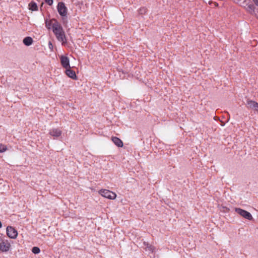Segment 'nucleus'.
<instances>
[{
  "instance_id": "obj_1",
  "label": "nucleus",
  "mask_w": 258,
  "mask_h": 258,
  "mask_svg": "<svg viewBox=\"0 0 258 258\" xmlns=\"http://www.w3.org/2000/svg\"><path fill=\"white\" fill-rule=\"evenodd\" d=\"M52 32L57 40L60 42L62 45H65L67 43V39L64 31L59 23L54 25Z\"/></svg>"
},
{
  "instance_id": "obj_2",
  "label": "nucleus",
  "mask_w": 258,
  "mask_h": 258,
  "mask_svg": "<svg viewBox=\"0 0 258 258\" xmlns=\"http://www.w3.org/2000/svg\"><path fill=\"white\" fill-rule=\"evenodd\" d=\"M99 193L102 197L110 200H114L116 197V195L115 192L107 189H101L99 191Z\"/></svg>"
},
{
  "instance_id": "obj_3",
  "label": "nucleus",
  "mask_w": 258,
  "mask_h": 258,
  "mask_svg": "<svg viewBox=\"0 0 258 258\" xmlns=\"http://www.w3.org/2000/svg\"><path fill=\"white\" fill-rule=\"evenodd\" d=\"M11 244L8 240L0 236V250L2 252H7L9 250Z\"/></svg>"
},
{
  "instance_id": "obj_4",
  "label": "nucleus",
  "mask_w": 258,
  "mask_h": 258,
  "mask_svg": "<svg viewBox=\"0 0 258 258\" xmlns=\"http://www.w3.org/2000/svg\"><path fill=\"white\" fill-rule=\"evenodd\" d=\"M58 13L61 17H66L68 13V9L63 2H59L57 6Z\"/></svg>"
},
{
  "instance_id": "obj_5",
  "label": "nucleus",
  "mask_w": 258,
  "mask_h": 258,
  "mask_svg": "<svg viewBox=\"0 0 258 258\" xmlns=\"http://www.w3.org/2000/svg\"><path fill=\"white\" fill-rule=\"evenodd\" d=\"M235 211L243 218L251 220L252 219V215L248 212L240 208H236Z\"/></svg>"
},
{
  "instance_id": "obj_6",
  "label": "nucleus",
  "mask_w": 258,
  "mask_h": 258,
  "mask_svg": "<svg viewBox=\"0 0 258 258\" xmlns=\"http://www.w3.org/2000/svg\"><path fill=\"white\" fill-rule=\"evenodd\" d=\"M7 234L8 236L12 239H15L18 235L17 231L12 226H8L7 228Z\"/></svg>"
},
{
  "instance_id": "obj_7",
  "label": "nucleus",
  "mask_w": 258,
  "mask_h": 258,
  "mask_svg": "<svg viewBox=\"0 0 258 258\" xmlns=\"http://www.w3.org/2000/svg\"><path fill=\"white\" fill-rule=\"evenodd\" d=\"M246 107L248 109H253L258 113V103L255 101L248 99L246 101Z\"/></svg>"
},
{
  "instance_id": "obj_8",
  "label": "nucleus",
  "mask_w": 258,
  "mask_h": 258,
  "mask_svg": "<svg viewBox=\"0 0 258 258\" xmlns=\"http://www.w3.org/2000/svg\"><path fill=\"white\" fill-rule=\"evenodd\" d=\"M243 6L245 8L246 10L249 13H253L254 12V6L250 3L249 0H245L243 3Z\"/></svg>"
},
{
  "instance_id": "obj_9",
  "label": "nucleus",
  "mask_w": 258,
  "mask_h": 258,
  "mask_svg": "<svg viewBox=\"0 0 258 258\" xmlns=\"http://www.w3.org/2000/svg\"><path fill=\"white\" fill-rule=\"evenodd\" d=\"M60 59L61 64L63 67V68L66 69L70 67V60L67 56L61 55L60 57Z\"/></svg>"
},
{
  "instance_id": "obj_10",
  "label": "nucleus",
  "mask_w": 258,
  "mask_h": 258,
  "mask_svg": "<svg viewBox=\"0 0 258 258\" xmlns=\"http://www.w3.org/2000/svg\"><path fill=\"white\" fill-rule=\"evenodd\" d=\"M49 133L51 136L55 138H57L61 136L62 131L58 128H53L49 131Z\"/></svg>"
},
{
  "instance_id": "obj_11",
  "label": "nucleus",
  "mask_w": 258,
  "mask_h": 258,
  "mask_svg": "<svg viewBox=\"0 0 258 258\" xmlns=\"http://www.w3.org/2000/svg\"><path fill=\"white\" fill-rule=\"evenodd\" d=\"M59 22L55 19H52L50 20L49 21H46L45 24L46 27L48 29H52V30L54 29V25H56L58 24Z\"/></svg>"
},
{
  "instance_id": "obj_12",
  "label": "nucleus",
  "mask_w": 258,
  "mask_h": 258,
  "mask_svg": "<svg viewBox=\"0 0 258 258\" xmlns=\"http://www.w3.org/2000/svg\"><path fill=\"white\" fill-rule=\"evenodd\" d=\"M66 75L71 79L74 80L77 79V76L75 71L71 70V67L66 69Z\"/></svg>"
},
{
  "instance_id": "obj_13",
  "label": "nucleus",
  "mask_w": 258,
  "mask_h": 258,
  "mask_svg": "<svg viewBox=\"0 0 258 258\" xmlns=\"http://www.w3.org/2000/svg\"><path fill=\"white\" fill-rule=\"evenodd\" d=\"M111 140H112V141L114 143V144L115 145H116L117 146H118V147H121L123 146V142L118 138L115 137H112Z\"/></svg>"
},
{
  "instance_id": "obj_14",
  "label": "nucleus",
  "mask_w": 258,
  "mask_h": 258,
  "mask_svg": "<svg viewBox=\"0 0 258 258\" xmlns=\"http://www.w3.org/2000/svg\"><path fill=\"white\" fill-rule=\"evenodd\" d=\"M23 42L25 45L29 46L32 43V38L31 37H26L23 39Z\"/></svg>"
},
{
  "instance_id": "obj_15",
  "label": "nucleus",
  "mask_w": 258,
  "mask_h": 258,
  "mask_svg": "<svg viewBox=\"0 0 258 258\" xmlns=\"http://www.w3.org/2000/svg\"><path fill=\"white\" fill-rule=\"evenodd\" d=\"M138 12L140 15H145L147 12V9L145 7L141 8L138 10Z\"/></svg>"
},
{
  "instance_id": "obj_16",
  "label": "nucleus",
  "mask_w": 258,
  "mask_h": 258,
  "mask_svg": "<svg viewBox=\"0 0 258 258\" xmlns=\"http://www.w3.org/2000/svg\"><path fill=\"white\" fill-rule=\"evenodd\" d=\"M7 150V147L6 145L0 144V152L3 153Z\"/></svg>"
},
{
  "instance_id": "obj_17",
  "label": "nucleus",
  "mask_w": 258,
  "mask_h": 258,
  "mask_svg": "<svg viewBox=\"0 0 258 258\" xmlns=\"http://www.w3.org/2000/svg\"><path fill=\"white\" fill-rule=\"evenodd\" d=\"M40 252V249L38 247H33V253L37 254Z\"/></svg>"
},
{
  "instance_id": "obj_18",
  "label": "nucleus",
  "mask_w": 258,
  "mask_h": 258,
  "mask_svg": "<svg viewBox=\"0 0 258 258\" xmlns=\"http://www.w3.org/2000/svg\"><path fill=\"white\" fill-rule=\"evenodd\" d=\"M146 250H148L150 251L153 252L154 250V248L153 246L147 244Z\"/></svg>"
},
{
  "instance_id": "obj_19",
  "label": "nucleus",
  "mask_w": 258,
  "mask_h": 258,
  "mask_svg": "<svg viewBox=\"0 0 258 258\" xmlns=\"http://www.w3.org/2000/svg\"><path fill=\"white\" fill-rule=\"evenodd\" d=\"M45 2L49 5L51 6L53 4V0H45Z\"/></svg>"
},
{
  "instance_id": "obj_20",
  "label": "nucleus",
  "mask_w": 258,
  "mask_h": 258,
  "mask_svg": "<svg viewBox=\"0 0 258 258\" xmlns=\"http://www.w3.org/2000/svg\"><path fill=\"white\" fill-rule=\"evenodd\" d=\"M38 10V7L36 3H33V11H37Z\"/></svg>"
},
{
  "instance_id": "obj_21",
  "label": "nucleus",
  "mask_w": 258,
  "mask_h": 258,
  "mask_svg": "<svg viewBox=\"0 0 258 258\" xmlns=\"http://www.w3.org/2000/svg\"><path fill=\"white\" fill-rule=\"evenodd\" d=\"M29 8L30 10H32V2L29 4Z\"/></svg>"
},
{
  "instance_id": "obj_22",
  "label": "nucleus",
  "mask_w": 258,
  "mask_h": 258,
  "mask_svg": "<svg viewBox=\"0 0 258 258\" xmlns=\"http://www.w3.org/2000/svg\"><path fill=\"white\" fill-rule=\"evenodd\" d=\"M252 1L256 6H258V0H252Z\"/></svg>"
},
{
  "instance_id": "obj_23",
  "label": "nucleus",
  "mask_w": 258,
  "mask_h": 258,
  "mask_svg": "<svg viewBox=\"0 0 258 258\" xmlns=\"http://www.w3.org/2000/svg\"><path fill=\"white\" fill-rule=\"evenodd\" d=\"M2 224L1 222L0 221V228H2Z\"/></svg>"
}]
</instances>
